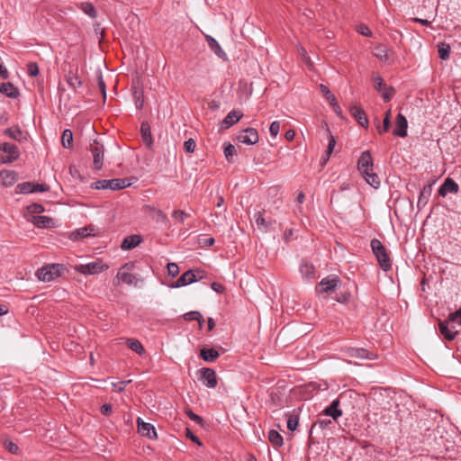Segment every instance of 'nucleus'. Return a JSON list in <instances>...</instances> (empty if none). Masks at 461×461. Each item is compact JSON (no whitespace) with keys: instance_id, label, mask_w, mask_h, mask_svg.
Returning a JSON list of instances; mask_svg holds the SVG:
<instances>
[{"instance_id":"1","label":"nucleus","mask_w":461,"mask_h":461,"mask_svg":"<svg viewBox=\"0 0 461 461\" xmlns=\"http://www.w3.org/2000/svg\"><path fill=\"white\" fill-rule=\"evenodd\" d=\"M65 267L60 264L46 265L37 270L36 276L40 281L50 282L61 276Z\"/></svg>"},{"instance_id":"2","label":"nucleus","mask_w":461,"mask_h":461,"mask_svg":"<svg viewBox=\"0 0 461 461\" xmlns=\"http://www.w3.org/2000/svg\"><path fill=\"white\" fill-rule=\"evenodd\" d=\"M371 248L373 250V253L375 255L378 263L380 267L383 268V270L387 271L391 268V260L390 258L386 252L385 248L381 243L380 240L374 239L371 241Z\"/></svg>"},{"instance_id":"3","label":"nucleus","mask_w":461,"mask_h":461,"mask_svg":"<svg viewBox=\"0 0 461 461\" xmlns=\"http://www.w3.org/2000/svg\"><path fill=\"white\" fill-rule=\"evenodd\" d=\"M134 265L132 263L124 264L118 271L116 277L113 280V284L119 285L121 280L122 283L128 285H137L139 278L137 276L131 273L133 269Z\"/></svg>"},{"instance_id":"4","label":"nucleus","mask_w":461,"mask_h":461,"mask_svg":"<svg viewBox=\"0 0 461 461\" xmlns=\"http://www.w3.org/2000/svg\"><path fill=\"white\" fill-rule=\"evenodd\" d=\"M0 150L4 153L0 155V161L3 164L12 163L20 156L18 147L11 143L5 142L0 144Z\"/></svg>"},{"instance_id":"5","label":"nucleus","mask_w":461,"mask_h":461,"mask_svg":"<svg viewBox=\"0 0 461 461\" xmlns=\"http://www.w3.org/2000/svg\"><path fill=\"white\" fill-rule=\"evenodd\" d=\"M74 268L76 271L83 275H95L107 269L108 266L103 264L101 260H97L87 264L77 265Z\"/></svg>"},{"instance_id":"6","label":"nucleus","mask_w":461,"mask_h":461,"mask_svg":"<svg viewBox=\"0 0 461 461\" xmlns=\"http://www.w3.org/2000/svg\"><path fill=\"white\" fill-rule=\"evenodd\" d=\"M340 285L341 281L338 276H328L319 283L317 291L320 294H330L335 292Z\"/></svg>"},{"instance_id":"7","label":"nucleus","mask_w":461,"mask_h":461,"mask_svg":"<svg viewBox=\"0 0 461 461\" xmlns=\"http://www.w3.org/2000/svg\"><path fill=\"white\" fill-rule=\"evenodd\" d=\"M372 80L375 89L381 93L383 99L385 102L390 101L394 93V89L393 87H387L384 79L377 74H373Z\"/></svg>"},{"instance_id":"8","label":"nucleus","mask_w":461,"mask_h":461,"mask_svg":"<svg viewBox=\"0 0 461 461\" xmlns=\"http://www.w3.org/2000/svg\"><path fill=\"white\" fill-rule=\"evenodd\" d=\"M90 151L94 158V167L96 170L101 169L104 162V148L97 140H94L90 144Z\"/></svg>"},{"instance_id":"9","label":"nucleus","mask_w":461,"mask_h":461,"mask_svg":"<svg viewBox=\"0 0 461 461\" xmlns=\"http://www.w3.org/2000/svg\"><path fill=\"white\" fill-rule=\"evenodd\" d=\"M237 139L243 144L253 145L258 141V133L254 128H247L238 134Z\"/></svg>"},{"instance_id":"10","label":"nucleus","mask_w":461,"mask_h":461,"mask_svg":"<svg viewBox=\"0 0 461 461\" xmlns=\"http://www.w3.org/2000/svg\"><path fill=\"white\" fill-rule=\"evenodd\" d=\"M199 379L209 388H214L217 385L216 374L211 368H202L199 370Z\"/></svg>"},{"instance_id":"11","label":"nucleus","mask_w":461,"mask_h":461,"mask_svg":"<svg viewBox=\"0 0 461 461\" xmlns=\"http://www.w3.org/2000/svg\"><path fill=\"white\" fill-rule=\"evenodd\" d=\"M137 426L138 432L141 436L147 437L149 438H157V432L155 430V428L150 423L143 421L141 418L137 419Z\"/></svg>"},{"instance_id":"12","label":"nucleus","mask_w":461,"mask_h":461,"mask_svg":"<svg viewBox=\"0 0 461 461\" xmlns=\"http://www.w3.org/2000/svg\"><path fill=\"white\" fill-rule=\"evenodd\" d=\"M357 168L361 174H366L373 169V159L369 151H364L357 162Z\"/></svg>"},{"instance_id":"13","label":"nucleus","mask_w":461,"mask_h":461,"mask_svg":"<svg viewBox=\"0 0 461 461\" xmlns=\"http://www.w3.org/2000/svg\"><path fill=\"white\" fill-rule=\"evenodd\" d=\"M17 179V173L13 170L5 169L0 171V185L2 186H12Z\"/></svg>"},{"instance_id":"14","label":"nucleus","mask_w":461,"mask_h":461,"mask_svg":"<svg viewBox=\"0 0 461 461\" xmlns=\"http://www.w3.org/2000/svg\"><path fill=\"white\" fill-rule=\"evenodd\" d=\"M408 122L402 113H399L396 117L395 129L393 134L399 137H405L407 135Z\"/></svg>"},{"instance_id":"15","label":"nucleus","mask_w":461,"mask_h":461,"mask_svg":"<svg viewBox=\"0 0 461 461\" xmlns=\"http://www.w3.org/2000/svg\"><path fill=\"white\" fill-rule=\"evenodd\" d=\"M350 113L361 126L367 127L368 120L364 110L361 107L357 105L351 106Z\"/></svg>"},{"instance_id":"16","label":"nucleus","mask_w":461,"mask_h":461,"mask_svg":"<svg viewBox=\"0 0 461 461\" xmlns=\"http://www.w3.org/2000/svg\"><path fill=\"white\" fill-rule=\"evenodd\" d=\"M241 117H242V113H240V112H237V111L230 112L226 115V117L223 119L221 125V129L226 130V129L230 128V126H232L233 124L238 122Z\"/></svg>"},{"instance_id":"17","label":"nucleus","mask_w":461,"mask_h":461,"mask_svg":"<svg viewBox=\"0 0 461 461\" xmlns=\"http://www.w3.org/2000/svg\"><path fill=\"white\" fill-rule=\"evenodd\" d=\"M5 133L11 139L17 140L19 142L25 141L28 139V134L21 131V129L18 127H11L9 129H6L5 131Z\"/></svg>"},{"instance_id":"18","label":"nucleus","mask_w":461,"mask_h":461,"mask_svg":"<svg viewBox=\"0 0 461 461\" xmlns=\"http://www.w3.org/2000/svg\"><path fill=\"white\" fill-rule=\"evenodd\" d=\"M199 271L188 270L185 272L176 281L175 287H180L196 281V274Z\"/></svg>"},{"instance_id":"19","label":"nucleus","mask_w":461,"mask_h":461,"mask_svg":"<svg viewBox=\"0 0 461 461\" xmlns=\"http://www.w3.org/2000/svg\"><path fill=\"white\" fill-rule=\"evenodd\" d=\"M348 355L350 357L358 358V359H374L375 355L373 353L368 352L365 348H350L348 349Z\"/></svg>"},{"instance_id":"20","label":"nucleus","mask_w":461,"mask_h":461,"mask_svg":"<svg viewBox=\"0 0 461 461\" xmlns=\"http://www.w3.org/2000/svg\"><path fill=\"white\" fill-rule=\"evenodd\" d=\"M449 321H440L438 323V328L440 333L445 337L447 340H453L457 334L456 330H453L454 327L449 328Z\"/></svg>"},{"instance_id":"21","label":"nucleus","mask_w":461,"mask_h":461,"mask_svg":"<svg viewBox=\"0 0 461 461\" xmlns=\"http://www.w3.org/2000/svg\"><path fill=\"white\" fill-rule=\"evenodd\" d=\"M458 185L451 178H447L444 184L439 188V194L441 196H445L447 193H457Z\"/></svg>"},{"instance_id":"22","label":"nucleus","mask_w":461,"mask_h":461,"mask_svg":"<svg viewBox=\"0 0 461 461\" xmlns=\"http://www.w3.org/2000/svg\"><path fill=\"white\" fill-rule=\"evenodd\" d=\"M339 401L334 400L330 406L324 409L323 414L326 416L332 417L333 420H337L342 415L341 410L339 409Z\"/></svg>"},{"instance_id":"23","label":"nucleus","mask_w":461,"mask_h":461,"mask_svg":"<svg viewBox=\"0 0 461 461\" xmlns=\"http://www.w3.org/2000/svg\"><path fill=\"white\" fill-rule=\"evenodd\" d=\"M32 221L39 228H50L54 225L53 219L48 216H33Z\"/></svg>"},{"instance_id":"24","label":"nucleus","mask_w":461,"mask_h":461,"mask_svg":"<svg viewBox=\"0 0 461 461\" xmlns=\"http://www.w3.org/2000/svg\"><path fill=\"white\" fill-rule=\"evenodd\" d=\"M140 240H141V239L138 235H132V236L126 237L122 243V249H133L140 243Z\"/></svg>"},{"instance_id":"25","label":"nucleus","mask_w":461,"mask_h":461,"mask_svg":"<svg viewBox=\"0 0 461 461\" xmlns=\"http://www.w3.org/2000/svg\"><path fill=\"white\" fill-rule=\"evenodd\" d=\"M140 132H141V137H142L143 142L146 144V146L151 147L152 143H153V140L151 137L150 127L147 122H143L141 124Z\"/></svg>"},{"instance_id":"26","label":"nucleus","mask_w":461,"mask_h":461,"mask_svg":"<svg viewBox=\"0 0 461 461\" xmlns=\"http://www.w3.org/2000/svg\"><path fill=\"white\" fill-rule=\"evenodd\" d=\"M200 356L206 362H213L220 355L214 348H203L201 349Z\"/></svg>"},{"instance_id":"27","label":"nucleus","mask_w":461,"mask_h":461,"mask_svg":"<svg viewBox=\"0 0 461 461\" xmlns=\"http://www.w3.org/2000/svg\"><path fill=\"white\" fill-rule=\"evenodd\" d=\"M93 228H81V229H78L76 231H73L71 234H70V239L72 240H81L83 238H86L88 236H91L92 235V231H93Z\"/></svg>"},{"instance_id":"28","label":"nucleus","mask_w":461,"mask_h":461,"mask_svg":"<svg viewBox=\"0 0 461 461\" xmlns=\"http://www.w3.org/2000/svg\"><path fill=\"white\" fill-rule=\"evenodd\" d=\"M300 272L302 276L305 278H314L315 277V267L313 265L304 262L300 267Z\"/></svg>"},{"instance_id":"29","label":"nucleus","mask_w":461,"mask_h":461,"mask_svg":"<svg viewBox=\"0 0 461 461\" xmlns=\"http://www.w3.org/2000/svg\"><path fill=\"white\" fill-rule=\"evenodd\" d=\"M366 181L373 187L378 188L380 185V180L378 176L374 173L373 169L368 170L366 174H361Z\"/></svg>"},{"instance_id":"30","label":"nucleus","mask_w":461,"mask_h":461,"mask_svg":"<svg viewBox=\"0 0 461 461\" xmlns=\"http://www.w3.org/2000/svg\"><path fill=\"white\" fill-rule=\"evenodd\" d=\"M66 80H67L68 84L69 85V86L73 89H77L78 87H80L82 86V81L79 78V77L77 76V74L73 73L72 71H70L67 75Z\"/></svg>"},{"instance_id":"31","label":"nucleus","mask_w":461,"mask_h":461,"mask_svg":"<svg viewBox=\"0 0 461 461\" xmlns=\"http://www.w3.org/2000/svg\"><path fill=\"white\" fill-rule=\"evenodd\" d=\"M206 41L211 48V50L219 57H223L225 55L224 51L221 50L219 43L211 36H206Z\"/></svg>"},{"instance_id":"32","label":"nucleus","mask_w":461,"mask_h":461,"mask_svg":"<svg viewBox=\"0 0 461 461\" xmlns=\"http://www.w3.org/2000/svg\"><path fill=\"white\" fill-rule=\"evenodd\" d=\"M126 344L132 351L139 355H142L145 352L142 344L138 339H127Z\"/></svg>"},{"instance_id":"33","label":"nucleus","mask_w":461,"mask_h":461,"mask_svg":"<svg viewBox=\"0 0 461 461\" xmlns=\"http://www.w3.org/2000/svg\"><path fill=\"white\" fill-rule=\"evenodd\" d=\"M0 92L9 97H15L17 95V89L11 83L0 84Z\"/></svg>"},{"instance_id":"34","label":"nucleus","mask_w":461,"mask_h":461,"mask_svg":"<svg viewBox=\"0 0 461 461\" xmlns=\"http://www.w3.org/2000/svg\"><path fill=\"white\" fill-rule=\"evenodd\" d=\"M373 54L378 59L386 61L388 59V50L384 45H378L374 49Z\"/></svg>"},{"instance_id":"35","label":"nucleus","mask_w":461,"mask_h":461,"mask_svg":"<svg viewBox=\"0 0 461 461\" xmlns=\"http://www.w3.org/2000/svg\"><path fill=\"white\" fill-rule=\"evenodd\" d=\"M61 143L64 148L70 149L73 144V133L70 130L67 129L63 131L61 136Z\"/></svg>"},{"instance_id":"36","label":"nucleus","mask_w":461,"mask_h":461,"mask_svg":"<svg viewBox=\"0 0 461 461\" xmlns=\"http://www.w3.org/2000/svg\"><path fill=\"white\" fill-rule=\"evenodd\" d=\"M268 440L274 447H280L283 445V437L274 429L268 432Z\"/></svg>"},{"instance_id":"37","label":"nucleus","mask_w":461,"mask_h":461,"mask_svg":"<svg viewBox=\"0 0 461 461\" xmlns=\"http://www.w3.org/2000/svg\"><path fill=\"white\" fill-rule=\"evenodd\" d=\"M450 46L447 43L440 42L438 45V51L439 54V58L443 60H447L449 58L450 53Z\"/></svg>"},{"instance_id":"38","label":"nucleus","mask_w":461,"mask_h":461,"mask_svg":"<svg viewBox=\"0 0 461 461\" xmlns=\"http://www.w3.org/2000/svg\"><path fill=\"white\" fill-rule=\"evenodd\" d=\"M15 193L17 194H31L33 193V183L32 182H25L17 185L15 188Z\"/></svg>"},{"instance_id":"39","label":"nucleus","mask_w":461,"mask_h":461,"mask_svg":"<svg viewBox=\"0 0 461 461\" xmlns=\"http://www.w3.org/2000/svg\"><path fill=\"white\" fill-rule=\"evenodd\" d=\"M327 132L329 134V144H328L326 155L323 158V162H322L323 164H325L329 160L330 156L332 153L333 149L335 147V143H336L334 137L330 134V130L328 128H327Z\"/></svg>"},{"instance_id":"40","label":"nucleus","mask_w":461,"mask_h":461,"mask_svg":"<svg viewBox=\"0 0 461 461\" xmlns=\"http://www.w3.org/2000/svg\"><path fill=\"white\" fill-rule=\"evenodd\" d=\"M184 319L187 321L195 320L199 322L200 327H202L203 322V318L202 314L196 311L185 313L184 315Z\"/></svg>"},{"instance_id":"41","label":"nucleus","mask_w":461,"mask_h":461,"mask_svg":"<svg viewBox=\"0 0 461 461\" xmlns=\"http://www.w3.org/2000/svg\"><path fill=\"white\" fill-rule=\"evenodd\" d=\"M81 9L88 16H90L92 18L96 17V11L91 3L81 4Z\"/></svg>"},{"instance_id":"42","label":"nucleus","mask_w":461,"mask_h":461,"mask_svg":"<svg viewBox=\"0 0 461 461\" xmlns=\"http://www.w3.org/2000/svg\"><path fill=\"white\" fill-rule=\"evenodd\" d=\"M224 155H225L227 160L231 162L232 158L236 155V148L231 144L227 145L224 148Z\"/></svg>"},{"instance_id":"43","label":"nucleus","mask_w":461,"mask_h":461,"mask_svg":"<svg viewBox=\"0 0 461 461\" xmlns=\"http://www.w3.org/2000/svg\"><path fill=\"white\" fill-rule=\"evenodd\" d=\"M430 193H431V189L429 186L428 187H424L423 190L420 192V197H419V200H418V204H420V203H423L425 204L427 203V200H428V197L430 195Z\"/></svg>"},{"instance_id":"44","label":"nucleus","mask_w":461,"mask_h":461,"mask_svg":"<svg viewBox=\"0 0 461 461\" xmlns=\"http://www.w3.org/2000/svg\"><path fill=\"white\" fill-rule=\"evenodd\" d=\"M298 426V418L297 416L291 415L287 420V429L291 431L296 429Z\"/></svg>"},{"instance_id":"45","label":"nucleus","mask_w":461,"mask_h":461,"mask_svg":"<svg viewBox=\"0 0 461 461\" xmlns=\"http://www.w3.org/2000/svg\"><path fill=\"white\" fill-rule=\"evenodd\" d=\"M27 73L30 77H36L39 74L38 65L34 62H31L27 65Z\"/></svg>"},{"instance_id":"46","label":"nucleus","mask_w":461,"mask_h":461,"mask_svg":"<svg viewBox=\"0 0 461 461\" xmlns=\"http://www.w3.org/2000/svg\"><path fill=\"white\" fill-rule=\"evenodd\" d=\"M107 183H108L107 185H108L109 189H112V190L122 189V185H120L122 183H121V179H119V178L107 180Z\"/></svg>"},{"instance_id":"47","label":"nucleus","mask_w":461,"mask_h":461,"mask_svg":"<svg viewBox=\"0 0 461 461\" xmlns=\"http://www.w3.org/2000/svg\"><path fill=\"white\" fill-rule=\"evenodd\" d=\"M195 146V141L193 139H189L184 143V149L188 153H193L194 151Z\"/></svg>"},{"instance_id":"48","label":"nucleus","mask_w":461,"mask_h":461,"mask_svg":"<svg viewBox=\"0 0 461 461\" xmlns=\"http://www.w3.org/2000/svg\"><path fill=\"white\" fill-rule=\"evenodd\" d=\"M167 272H168L169 276H171L172 277H175L179 273V267L176 263H168L167 264Z\"/></svg>"},{"instance_id":"49","label":"nucleus","mask_w":461,"mask_h":461,"mask_svg":"<svg viewBox=\"0 0 461 461\" xmlns=\"http://www.w3.org/2000/svg\"><path fill=\"white\" fill-rule=\"evenodd\" d=\"M390 127H391V120L388 118H384L383 121V126L382 127L378 126L377 131H378L379 134H383L384 132L388 131Z\"/></svg>"},{"instance_id":"50","label":"nucleus","mask_w":461,"mask_h":461,"mask_svg":"<svg viewBox=\"0 0 461 461\" xmlns=\"http://www.w3.org/2000/svg\"><path fill=\"white\" fill-rule=\"evenodd\" d=\"M280 131V122H273L269 127L270 134L276 138Z\"/></svg>"},{"instance_id":"51","label":"nucleus","mask_w":461,"mask_h":461,"mask_svg":"<svg viewBox=\"0 0 461 461\" xmlns=\"http://www.w3.org/2000/svg\"><path fill=\"white\" fill-rule=\"evenodd\" d=\"M331 424V420L329 419H319L312 426L313 429L315 426H319L321 429H325L329 425Z\"/></svg>"},{"instance_id":"52","label":"nucleus","mask_w":461,"mask_h":461,"mask_svg":"<svg viewBox=\"0 0 461 461\" xmlns=\"http://www.w3.org/2000/svg\"><path fill=\"white\" fill-rule=\"evenodd\" d=\"M172 216L179 221L183 222L187 217V214L182 210H176L173 212Z\"/></svg>"},{"instance_id":"53","label":"nucleus","mask_w":461,"mask_h":461,"mask_svg":"<svg viewBox=\"0 0 461 461\" xmlns=\"http://www.w3.org/2000/svg\"><path fill=\"white\" fill-rule=\"evenodd\" d=\"M5 447L9 452H11L13 454H16L19 449L18 446L15 443H14L13 441H5Z\"/></svg>"},{"instance_id":"54","label":"nucleus","mask_w":461,"mask_h":461,"mask_svg":"<svg viewBox=\"0 0 461 461\" xmlns=\"http://www.w3.org/2000/svg\"><path fill=\"white\" fill-rule=\"evenodd\" d=\"M448 321H456L458 324L461 325V309L449 314Z\"/></svg>"},{"instance_id":"55","label":"nucleus","mask_w":461,"mask_h":461,"mask_svg":"<svg viewBox=\"0 0 461 461\" xmlns=\"http://www.w3.org/2000/svg\"><path fill=\"white\" fill-rule=\"evenodd\" d=\"M28 210L32 213H41L44 212V208L41 204L33 203L28 207Z\"/></svg>"},{"instance_id":"56","label":"nucleus","mask_w":461,"mask_h":461,"mask_svg":"<svg viewBox=\"0 0 461 461\" xmlns=\"http://www.w3.org/2000/svg\"><path fill=\"white\" fill-rule=\"evenodd\" d=\"M185 413L194 422L198 424H203V419L197 414L194 413L191 410H186Z\"/></svg>"},{"instance_id":"57","label":"nucleus","mask_w":461,"mask_h":461,"mask_svg":"<svg viewBox=\"0 0 461 461\" xmlns=\"http://www.w3.org/2000/svg\"><path fill=\"white\" fill-rule=\"evenodd\" d=\"M255 220H256V223L258 224V226L264 227V228L267 227L266 220L263 217L261 212H258L257 214H255Z\"/></svg>"},{"instance_id":"58","label":"nucleus","mask_w":461,"mask_h":461,"mask_svg":"<svg viewBox=\"0 0 461 461\" xmlns=\"http://www.w3.org/2000/svg\"><path fill=\"white\" fill-rule=\"evenodd\" d=\"M107 180H99L92 184V187L95 189H107Z\"/></svg>"},{"instance_id":"59","label":"nucleus","mask_w":461,"mask_h":461,"mask_svg":"<svg viewBox=\"0 0 461 461\" xmlns=\"http://www.w3.org/2000/svg\"><path fill=\"white\" fill-rule=\"evenodd\" d=\"M199 243L203 247H210L214 244V239L211 237H204L199 240Z\"/></svg>"},{"instance_id":"60","label":"nucleus","mask_w":461,"mask_h":461,"mask_svg":"<svg viewBox=\"0 0 461 461\" xmlns=\"http://www.w3.org/2000/svg\"><path fill=\"white\" fill-rule=\"evenodd\" d=\"M141 93L140 92H135L134 93V99H135V105L137 109H141L143 106V101L141 99Z\"/></svg>"},{"instance_id":"61","label":"nucleus","mask_w":461,"mask_h":461,"mask_svg":"<svg viewBox=\"0 0 461 461\" xmlns=\"http://www.w3.org/2000/svg\"><path fill=\"white\" fill-rule=\"evenodd\" d=\"M357 32L360 34L364 35V36H370L371 35L370 29L366 25H364V24H361V25L358 26Z\"/></svg>"},{"instance_id":"62","label":"nucleus","mask_w":461,"mask_h":461,"mask_svg":"<svg viewBox=\"0 0 461 461\" xmlns=\"http://www.w3.org/2000/svg\"><path fill=\"white\" fill-rule=\"evenodd\" d=\"M130 381H128V383ZM126 384H127L126 381H122V382H119V383L113 384V391H115V392H122V391H123Z\"/></svg>"},{"instance_id":"63","label":"nucleus","mask_w":461,"mask_h":461,"mask_svg":"<svg viewBox=\"0 0 461 461\" xmlns=\"http://www.w3.org/2000/svg\"><path fill=\"white\" fill-rule=\"evenodd\" d=\"M48 190H49V188H48L47 185H42V184H35V183H33V193L46 192Z\"/></svg>"},{"instance_id":"64","label":"nucleus","mask_w":461,"mask_h":461,"mask_svg":"<svg viewBox=\"0 0 461 461\" xmlns=\"http://www.w3.org/2000/svg\"><path fill=\"white\" fill-rule=\"evenodd\" d=\"M113 407L109 403H105L101 407V412L104 415H110L112 413Z\"/></svg>"}]
</instances>
